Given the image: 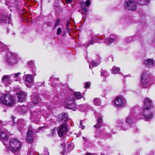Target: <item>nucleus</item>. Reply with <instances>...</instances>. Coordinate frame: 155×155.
<instances>
[{
	"instance_id": "1",
	"label": "nucleus",
	"mask_w": 155,
	"mask_h": 155,
	"mask_svg": "<svg viewBox=\"0 0 155 155\" xmlns=\"http://www.w3.org/2000/svg\"><path fill=\"white\" fill-rule=\"evenodd\" d=\"M144 104L142 116L143 117L145 120L148 121L153 117V114L149 110L150 108L153 107L152 101L149 98H146L144 99Z\"/></svg>"
},
{
	"instance_id": "2",
	"label": "nucleus",
	"mask_w": 155,
	"mask_h": 155,
	"mask_svg": "<svg viewBox=\"0 0 155 155\" xmlns=\"http://www.w3.org/2000/svg\"><path fill=\"white\" fill-rule=\"evenodd\" d=\"M149 0H140L138 2L135 0H126L124 3V7L130 10H134L136 8V3L142 5H145L149 2Z\"/></svg>"
},
{
	"instance_id": "3",
	"label": "nucleus",
	"mask_w": 155,
	"mask_h": 155,
	"mask_svg": "<svg viewBox=\"0 0 155 155\" xmlns=\"http://www.w3.org/2000/svg\"><path fill=\"white\" fill-rule=\"evenodd\" d=\"M138 110L137 107H135L132 109L131 114L126 118V122L127 124V125H125L123 123L122 121L120 120L118 122V126L121 128V129L124 130H126L129 128V125L132 123V117L134 114V111Z\"/></svg>"
},
{
	"instance_id": "4",
	"label": "nucleus",
	"mask_w": 155,
	"mask_h": 155,
	"mask_svg": "<svg viewBox=\"0 0 155 155\" xmlns=\"http://www.w3.org/2000/svg\"><path fill=\"white\" fill-rule=\"evenodd\" d=\"M22 146L21 143L18 140L13 138L10 141V150L13 152L20 150Z\"/></svg>"
},
{
	"instance_id": "5",
	"label": "nucleus",
	"mask_w": 155,
	"mask_h": 155,
	"mask_svg": "<svg viewBox=\"0 0 155 155\" xmlns=\"http://www.w3.org/2000/svg\"><path fill=\"white\" fill-rule=\"evenodd\" d=\"M0 100L2 103L8 106L12 105L15 101L13 97L9 94L3 95L1 97Z\"/></svg>"
},
{
	"instance_id": "6",
	"label": "nucleus",
	"mask_w": 155,
	"mask_h": 155,
	"mask_svg": "<svg viewBox=\"0 0 155 155\" xmlns=\"http://www.w3.org/2000/svg\"><path fill=\"white\" fill-rule=\"evenodd\" d=\"M141 83L140 86L141 87H148L149 85L150 76L146 71H144L142 74Z\"/></svg>"
},
{
	"instance_id": "7",
	"label": "nucleus",
	"mask_w": 155,
	"mask_h": 155,
	"mask_svg": "<svg viewBox=\"0 0 155 155\" xmlns=\"http://www.w3.org/2000/svg\"><path fill=\"white\" fill-rule=\"evenodd\" d=\"M126 103V101L122 96L116 97L114 101V105L117 108H120L124 106Z\"/></svg>"
},
{
	"instance_id": "8",
	"label": "nucleus",
	"mask_w": 155,
	"mask_h": 155,
	"mask_svg": "<svg viewBox=\"0 0 155 155\" xmlns=\"http://www.w3.org/2000/svg\"><path fill=\"white\" fill-rule=\"evenodd\" d=\"M20 74V73H18L10 75H4L2 78V81L3 83L7 84L11 80H14V78H18V76Z\"/></svg>"
},
{
	"instance_id": "9",
	"label": "nucleus",
	"mask_w": 155,
	"mask_h": 155,
	"mask_svg": "<svg viewBox=\"0 0 155 155\" xmlns=\"http://www.w3.org/2000/svg\"><path fill=\"white\" fill-rule=\"evenodd\" d=\"M76 106L77 104L74 98L68 96V110L75 111L77 109Z\"/></svg>"
},
{
	"instance_id": "10",
	"label": "nucleus",
	"mask_w": 155,
	"mask_h": 155,
	"mask_svg": "<svg viewBox=\"0 0 155 155\" xmlns=\"http://www.w3.org/2000/svg\"><path fill=\"white\" fill-rule=\"evenodd\" d=\"M100 37H98L96 35L92 36L89 41L85 43L84 46L86 48L88 47L90 45H93L96 42H100Z\"/></svg>"
},
{
	"instance_id": "11",
	"label": "nucleus",
	"mask_w": 155,
	"mask_h": 155,
	"mask_svg": "<svg viewBox=\"0 0 155 155\" xmlns=\"http://www.w3.org/2000/svg\"><path fill=\"white\" fill-rule=\"evenodd\" d=\"M35 132L34 130L31 126H30L28 129L26 138L27 141L28 143H31L33 140V134Z\"/></svg>"
},
{
	"instance_id": "12",
	"label": "nucleus",
	"mask_w": 155,
	"mask_h": 155,
	"mask_svg": "<svg viewBox=\"0 0 155 155\" xmlns=\"http://www.w3.org/2000/svg\"><path fill=\"white\" fill-rule=\"evenodd\" d=\"M7 58L6 62L9 64L12 65L16 62V55L14 54H10Z\"/></svg>"
},
{
	"instance_id": "13",
	"label": "nucleus",
	"mask_w": 155,
	"mask_h": 155,
	"mask_svg": "<svg viewBox=\"0 0 155 155\" xmlns=\"http://www.w3.org/2000/svg\"><path fill=\"white\" fill-rule=\"evenodd\" d=\"M95 116L96 119H97V123L94 126V127L96 129H97L100 127L102 124L103 117L101 114L97 112L95 113Z\"/></svg>"
},
{
	"instance_id": "14",
	"label": "nucleus",
	"mask_w": 155,
	"mask_h": 155,
	"mask_svg": "<svg viewBox=\"0 0 155 155\" xmlns=\"http://www.w3.org/2000/svg\"><path fill=\"white\" fill-rule=\"evenodd\" d=\"M69 93L70 95H71V97H73L74 98V97H75L77 99H80L82 97V95L80 92H74L71 89L68 87V94Z\"/></svg>"
},
{
	"instance_id": "15",
	"label": "nucleus",
	"mask_w": 155,
	"mask_h": 155,
	"mask_svg": "<svg viewBox=\"0 0 155 155\" xmlns=\"http://www.w3.org/2000/svg\"><path fill=\"white\" fill-rule=\"evenodd\" d=\"M67 128L66 124H62L60 127L59 130L57 131L59 136L61 137L65 134Z\"/></svg>"
},
{
	"instance_id": "16",
	"label": "nucleus",
	"mask_w": 155,
	"mask_h": 155,
	"mask_svg": "<svg viewBox=\"0 0 155 155\" xmlns=\"http://www.w3.org/2000/svg\"><path fill=\"white\" fill-rule=\"evenodd\" d=\"M101 58L99 55L97 56V60H92L91 63L89 64V68H91V66L93 67H95L99 64L100 62Z\"/></svg>"
},
{
	"instance_id": "17",
	"label": "nucleus",
	"mask_w": 155,
	"mask_h": 155,
	"mask_svg": "<svg viewBox=\"0 0 155 155\" xmlns=\"http://www.w3.org/2000/svg\"><path fill=\"white\" fill-rule=\"evenodd\" d=\"M0 16L4 17H2L3 19H4L3 21L1 20V22L8 23V24L11 23L12 21L10 15H6L1 14L0 15Z\"/></svg>"
},
{
	"instance_id": "18",
	"label": "nucleus",
	"mask_w": 155,
	"mask_h": 155,
	"mask_svg": "<svg viewBox=\"0 0 155 155\" xmlns=\"http://www.w3.org/2000/svg\"><path fill=\"white\" fill-rule=\"evenodd\" d=\"M17 97L18 100L21 102H23L25 100L26 94L23 92L20 91L17 94Z\"/></svg>"
},
{
	"instance_id": "19",
	"label": "nucleus",
	"mask_w": 155,
	"mask_h": 155,
	"mask_svg": "<svg viewBox=\"0 0 155 155\" xmlns=\"http://www.w3.org/2000/svg\"><path fill=\"white\" fill-rule=\"evenodd\" d=\"M27 109L26 107L24 106H19L15 108L16 110L21 114L25 113L27 111Z\"/></svg>"
},
{
	"instance_id": "20",
	"label": "nucleus",
	"mask_w": 155,
	"mask_h": 155,
	"mask_svg": "<svg viewBox=\"0 0 155 155\" xmlns=\"http://www.w3.org/2000/svg\"><path fill=\"white\" fill-rule=\"evenodd\" d=\"M91 107V106L87 104H83L80 106L79 109L81 111L85 112L90 109Z\"/></svg>"
},
{
	"instance_id": "21",
	"label": "nucleus",
	"mask_w": 155,
	"mask_h": 155,
	"mask_svg": "<svg viewBox=\"0 0 155 155\" xmlns=\"http://www.w3.org/2000/svg\"><path fill=\"white\" fill-rule=\"evenodd\" d=\"M8 139L7 134L4 131H0V140L6 141Z\"/></svg>"
},
{
	"instance_id": "22",
	"label": "nucleus",
	"mask_w": 155,
	"mask_h": 155,
	"mask_svg": "<svg viewBox=\"0 0 155 155\" xmlns=\"http://www.w3.org/2000/svg\"><path fill=\"white\" fill-rule=\"evenodd\" d=\"M145 65L147 67H151L154 65L153 61L152 59H148L145 61Z\"/></svg>"
},
{
	"instance_id": "23",
	"label": "nucleus",
	"mask_w": 155,
	"mask_h": 155,
	"mask_svg": "<svg viewBox=\"0 0 155 155\" xmlns=\"http://www.w3.org/2000/svg\"><path fill=\"white\" fill-rule=\"evenodd\" d=\"M116 37L113 35H111L109 38H106L105 40V42L107 44H111L114 41Z\"/></svg>"
},
{
	"instance_id": "24",
	"label": "nucleus",
	"mask_w": 155,
	"mask_h": 155,
	"mask_svg": "<svg viewBox=\"0 0 155 155\" xmlns=\"http://www.w3.org/2000/svg\"><path fill=\"white\" fill-rule=\"evenodd\" d=\"M25 81H26L30 83L31 82L33 81L32 76L31 74H26L24 77Z\"/></svg>"
},
{
	"instance_id": "25",
	"label": "nucleus",
	"mask_w": 155,
	"mask_h": 155,
	"mask_svg": "<svg viewBox=\"0 0 155 155\" xmlns=\"http://www.w3.org/2000/svg\"><path fill=\"white\" fill-rule=\"evenodd\" d=\"M109 75L108 73L105 70L102 69L101 71V77L106 78Z\"/></svg>"
},
{
	"instance_id": "26",
	"label": "nucleus",
	"mask_w": 155,
	"mask_h": 155,
	"mask_svg": "<svg viewBox=\"0 0 155 155\" xmlns=\"http://www.w3.org/2000/svg\"><path fill=\"white\" fill-rule=\"evenodd\" d=\"M120 69L119 68L114 66L112 68L111 72L113 74H115L119 73Z\"/></svg>"
},
{
	"instance_id": "27",
	"label": "nucleus",
	"mask_w": 155,
	"mask_h": 155,
	"mask_svg": "<svg viewBox=\"0 0 155 155\" xmlns=\"http://www.w3.org/2000/svg\"><path fill=\"white\" fill-rule=\"evenodd\" d=\"M32 100L33 103L36 104L38 103L39 99L37 95H33L32 96Z\"/></svg>"
},
{
	"instance_id": "28",
	"label": "nucleus",
	"mask_w": 155,
	"mask_h": 155,
	"mask_svg": "<svg viewBox=\"0 0 155 155\" xmlns=\"http://www.w3.org/2000/svg\"><path fill=\"white\" fill-rule=\"evenodd\" d=\"M94 104L95 105L100 106L101 104L100 99L98 98H95L94 101Z\"/></svg>"
},
{
	"instance_id": "29",
	"label": "nucleus",
	"mask_w": 155,
	"mask_h": 155,
	"mask_svg": "<svg viewBox=\"0 0 155 155\" xmlns=\"http://www.w3.org/2000/svg\"><path fill=\"white\" fill-rule=\"evenodd\" d=\"M61 116L62 117L61 118L62 120H64V122L66 121V123L68 119L67 114L65 113L63 114L60 115V117Z\"/></svg>"
},
{
	"instance_id": "30",
	"label": "nucleus",
	"mask_w": 155,
	"mask_h": 155,
	"mask_svg": "<svg viewBox=\"0 0 155 155\" xmlns=\"http://www.w3.org/2000/svg\"><path fill=\"white\" fill-rule=\"evenodd\" d=\"M27 64L29 66H30L32 68V72L35 73V72L36 69L35 68L34 64L32 62V61L29 62Z\"/></svg>"
},
{
	"instance_id": "31",
	"label": "nucleus",
	"mask_w": 155,
	"mask_h": 155,
	"mask_svg": "<svg viewBox=\"0 0 155 155\" xmlns=\"http://www.w3.org/2000/svg\"><path fill=\"white\" fill-rule=\"evenodd\" d=\"M136 38V37L135 36H131L125 39V40L126 41V42H129L130 41H131L133 40H135Z\"/></svg>"
},
{
	"instance_id": "32",
	"label": "nucleus",
	"mask_w": 155,
	"mask_h": 155,
	"mask_svg": "<svg viewBox=\"0 0 155 155\" xmlns=\"http://www.w3.org/2000/svg\"><path fill=\"white\" fill-rule=\"evenodd\" d=\"M74 146V143L72 141H71L68 145V151H71L73 149Z\"/></svg>"
},
{
	"instance_id": "33",
	"label": "nucleus",
	"mask_w": 155,
	"mask_h": 155,
	"mask_svg": "<svg viewBox=\"0 0 155 155\" xmlns=\"http://www.w3.org/2000/svg\"><path fill=\"white\" fill-rule=\"evenodd\" d=\"M60 21V20L59 18H58L55 21V23L54 26V28H55L56 26L59 25Z\"/></svg>"
},
{
	"instance_id": "34",
	"label": "nucleus",
	"mask_w": 155,
	"mask_h": 155,
	"mask_svg": "<svg viewBox=\"0 0 155 155\" xmlns=\"http://www.w3.org/2000/svg\"><path fill=\"white\" fill-rule=\"evenodd\" d=\"M79 127L81 128L82 129H84L85 128V127L83 125V122L82 120H81L80 121Z\"/></svg>"
},
{
	"instance_id": "35",
	"label": "nucleus",
	"mask_w": 155,
	"mask_h": 155,
	"mask_svg": "<svg viewBox=\"0 0 155 155\" xmlns=\"http://www.w3.org/2000/svg\"><path fill=\"white\" fill-rule=\"evenodd\" d=\"M61 28H58L57 29V34L58 35H60L61 34Z\"/></svg>"
},
{
	"instance_id": "36",
	"label": "nucleus",
	"mask_w": 155,
	"mask_h": 155,
	"mask_svg": "<svg viewBox=\"0 0 155 155\" xmlns=\"http://www.w3.org/2000/svg\"><path fill=\"white\" fill-rule=\"evenodd\" d=\"M87 9H84L82 10V14L83 13L84 15H86L87 14Z\"/></svg>"
},
{
	"instance_id": "37",
	"label": "nucleus",
	"mask_w": 155,
	"mask_h": 155,
	"mask_svg": "<svg viewBox=\"0 0 155 155\" xmlns=\"http://www.w3.org/2000/svg\"><path fill=\"white\" fill-rule=\"evenodd\" d=\"M90 84H91V83L90 82H86L85 83L84 87L85 88H87V87H89L90 86Z\"/></svg>"
},
{
	"instance_id": "38",
	"label": "nucleus",
	"mask_w": 155,
	"mask_h": 155,
	"mask_svg": "<svg viewBox=\"0 0 155 155\" xmlns=\"http://www.w3.org/2000/svg\"><path fill=\"white\" fill-rule=\"evenodd\" d=\"M90 4V2L89 0H87L85 2V4L87 7L89 6Z\"/></svg>"
},
{
	"instance_id": "39",
	"label": "nucleus",
	"mask_w": 155,
	"mask_h": 155,
	"mask_svg": "<svg viewBox=\"0 0 155 155\" xmlns=\"http://www.w3.org/2000/svg\"><path fill=\"white\" fill-rule=\"evenodd\" d=\"M43 153L45 155H49V153L47 150H44Z\"/></svg>"
},
{
	"instance_id": "40",
	"label": "nucleus",
	"mask_w": 155,
	"mask_h": 155,
	"mask_svg": "<svg viewBox=\"0 0 155 155\" xmlns=\"http://www.w3.org/2000/svg\"><path fill=\"white\" fill-rule=\"evenodd\" d=\"M81 8L82 9H87L86 6L84 5H81Z\"/></svg>"
},
{
	"instance_id": "41",
	"label": "nucleus",
	"mask_w": 155,
	"mask_h": 155,
	"mask_svg": "<svg viewBox=\"0 0 155 155\" xmlns=\"http://www.w3.org/2000/svg\"><path fill=\"white\" fill-rule=\"evenodd\" d=\"M24 121V120L22 119H21V120H18V124H22V123H21H21H22Z\"/></svg>"
},
{
	"instance_id": "42",
	"label": "nucleus",
	"mask_w": 155,
	"mask_h": 155,
	"mask_svg": "<svg viewBox=\"0 0 155 155\" xmlns=\"http://www.w3.org/2000/svg\"><path fill=\"white\" fill-rule=\"evenodd\" d=\"M61 146L63 147V149L65 151V144L64 143H63L61 144Z\"/></svg>"
},
{
	"instance_id": "43",
	"label": "nucleus",
	"mask_w": 155,
	"mask_h": 155,
	"mask_svg": "<svg viewBox=\"0 0 155 155\" xmlns=\"http://www.w3.org/2000/svg\"><path fill=\"white\" fill-rule=\"evenodd\" d=\"M111 137V135L110 134L108 133V134H106V138H108V137Z\"/></svg>"
},
{
	"instance_id": "44",
	"label": "nucleus",
	"mask_w": 155,
	"mask_h": 155,
	"mask_svg": "<svg viewBox=\"0 0 155 155\" xmlns=\"http://www.w3.org/2000/svg\"><path fill=\"white\" fill-rule=\"evenodd\" d=\"M36 112H34L32 114H31V115H32V116H34V117H35V116H36Z\"/></svg>"
},
{
	"instance_id": "45",
	"label": "nucleus",
	"mask_w": 155,
	"mask_h": 155,
	"mask_svg": "<svg viewBox=\"0 0 155 155\" xmlns=\"http://www.w3.org/2000/svg\"><path fill=\"white\" fill-rule=\"evenodd\" d=\"M4 17L2 16H0V22H1V20L3 21V19L2 17Z\"/></svg>"
},
{
	"instance_id": "46",
	"label": "nucleus",
	"mask_w": 155,
	"mask_h": 155,
	"mask_svg": "<svg viewBox=\"0 0 155 155\" xmlns=\"http://www.w3.org/2000/svg\"><path fill=\"white\" fill-rule=\"evenodd\" d=\"M4 122H2L1 120H0V124H4Z\"/></svg>"
},
{
	"instance_id": "47",
	"label": "nucleus",
	"mask_w": 155,
	"mask_h": 155,
	"mask_svg": "<svg viewBox=\"0 0 155 155\" xmlns=\"http://www.w3.org/2000/svg\"><path fill=\"white\" fill-rule=\"evenodd\" d=\"M69 22L68 21V24H69ZM69 25H68V35H69V36H71V34H70L69 32Z\"/></svg>"
},
{
	"instance_id": "48",
	"label": "nucleus",
	"mask_w": 155,
	"mask_h": 155,
	"mask_svg": "<svg viewBox=\"0 0 155 155\" xmlns=\"http://www.w3.org/2000/svg\"><path fill=\"white\" fill-rule=\"evenodd\" d=\"M2 44H0V49H1L2 51H3V50L2 49Z\"/></svg>"
},
{
	"instance_id": "49",
	"label": "nucleus",
	"mask_w": 155,
	"mask_h": 155,
	"mask_svg": "<svg viewBox=\"0 0 155 155\" xmlns=\"http://www.w3.org/2000/svg\"><path fill=\"white\" fill-rule=\"evenodd\" d=\"M57 130V129L56 128H54L53 130V131H54H54Z\"/></svg>"
},
{
	"instance_id": "50",
	"label": "nucleus",
	"mask_w": 155,
	"mask_h": 155,
	"mask_svg": "<svg viewBox=\"0 0 155 155\" xmlns=\"http://www.w3.org/2000/svg\"><path fill=\"white\" fill-rule=\"evenodd\" d=\"M73 0H68V3L72 2Z\"/></svg>"
},
{
	"instance_id": "51",
	"label": "nucleus",
	"mask_w": 155,
	"mask_h": 155,
	"mask_svg": "<svg viewBox=\"0 0 155 155\" xmlns=\"http://www.w3.org/2000/svg\"><path fill=\"white\" fill-rule=\"evenodd\" d=\"M66 26H67V30L68 28H67V27L68 26V21H67L66 22Z\"/></svg>"
},
{
	"instance_id": "52",
	"label": "nucleus",
	"mask_w": 155,
	"mask_h": 155,
	"mask_svg": "<svg viewBox=\"0 0 155 155\" xmlns=\"http://www.w3.org/2000/svg\"><path fill=\"white\" fill-rule=\"evenodd\" d=\"M83 139L84 140V141L85 140L86 138L84 137H82Z\"/></svg>"
},
{
	"instance_id": "53",
	"label": "nucleus",
	"mask_w": 155,
	"mask_h": 155,
	"mask_svg": "<svg viewBox=\"0 0 155 155\" xmlns=\"http://www.w3.org/2000/svg\"><path fill=\"white\" fill-rule=\"evenodd\" d=\"M53 78H54V77H53L52 76H51L50 78V80H51V79Z\"/></svg>"
},
{
	"instance_id": "54",
	"label": "nucleus",
	"mask_w": 155,
	"mask_h": 155,
	"mask_svg": "<svg viewBox=\"0 0 155 155\" xmlns=\"http://www.w3.org/2000/svg\"><path fill=\"white\" fill-rule=\"evenodd\" d=\"M86 155H92V154L91 153H87Z\"/></svg>"
},
{
	"instance_id": "55",
	"label": "nucleus",
	"mask_w": 155,
	"mask_h": 155,
	"mask_svg": "<svg viewBox=\"0 0 155 155\" xmlns=\"http://www.w3.org/2000/svg\"><path fill=\"white\" fill-rule=\"evenodd\" d=\"M65 2H66V3L67 4H68V0H65Z\"/></svg>"
},
{
	"instance_id": "56",
	"label": "nucleus",
	"mask_w": 155,
	"mask_h": 155,
	"mask_svg": "<svg viewBox=\"0 0 155 155\" xmlns=\"http://www.w3.org/2000/svg\"><path fill=\"white\" fill-rule=\"evenodd\" d=\"M70 39H71V41H74V39H72L71 38H70Z\"/></svg>"
},
{
	"instance_id": "57",
	"label": "nucleus",
	"mask_w": 155,
	"mask_h": 155,
	"mask_svg": "<svg viewBox=\"0 0 155 155\" xmlns=\"http://www.w3.org/2000/svg\"><path fill=\"white\" fill-rule=\"evenodd\" d=\"M68 106L67 104H66V106H65V107H66V108H68Z\"/></svg>"
},
{
	"instance_id": "58",
	"label": "nucleus",
	"mask_w": 155,
	"mask_h": 155,
	"mask_svg": "<svg viewBox=\"0 0 155 155\" xmlns=\"http://www.w3.org/2000/svg\"><path fill=\"white\" fill-rule=\"evenodd\" d=\"M64 151L63 152H61V154H63V155H64Z\"/></svg>"
},
{
	"instance_id": "59",
	"label": "nucleus",
	"mask_w": 155,
	"mask_h": 155,
	"mask_svg": "<svg viewBox=\"0 0 155 155\" xmlns=\"http://www.w3.org/2000/svg\"><path fill=\"white\" fill-rule=\"evenodd\" d=\"M138 119H141V118L140 117H138Z\"/></svg>"
},
{
	"instance_id": "60",
	"label": "nucleus",
	"mask_w": 155,
	"mask_h": 155,
	"mask_svg": "<svg viewBox=\"0 0 155 155\" xmlns=\"http://www.w3.org/2000/svg\"><path fill=\"white\" fill-rule=\"evenodd\" d=\"M134 115H135V116H134L135 117L136 116H137V115H135V114H134Z\"/></svg>"
},
{
	"instance_id": "61",
	"label": "nucleus",
	"mask_w": 155,
	"mask_h": 155,
	"mask_svg": "<svg viewBox=\"0 0 155 155\" xmlns=\"http://www.w3.org/2000/svg\"><path fill=\"white\" fill-rule=\"evenodd\" d=\"M134 114H133V117H132V118H133V117H133V116L134 115Z\"/></svg>"
},
{
	"instance_id": "62",
	"label": "nucleus",
	"mask_w": 155,
	"mask_h": 155,
	"mask_svg": "<svg viewBox=\"0 0 155 155\" xmlns=\"http://www.w3.org/2000/svg\"><path fill=\"white\" fill-rule=\"evenodd\" d=\"M71 124V126H72V125L71 124Z\"/></svg>"
},
{
	"instance_id": "63",
	"label": "nucleus",
	"mask_w": 155,
	"mask_h": 155,
	"mask_svg": "<svg viewBox=\"0 0 155 155\" xmlns=\"http://www.w3.org/2000/svg\"><path fill=\"white\" fill-rule=\"evenodd\" d=\"M101 155H104L103 154H101Z\"/></svg>"
},
{
	"instance_id": "64",
	"label": "nucleus",
	"mask_w": 155,
	"mask_h": 155,
	"mask_svg": "<svg viewBox=\"0 0 155 155\" xmlns=\"http://www.w3.org/2000/svg\"><path fill=\"white\" fill-rule=\"evenodd\" d=\"M57 79H59V78H57V79H56V80H57Z\"/></svg>"
}]
</instances>
